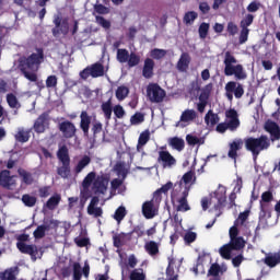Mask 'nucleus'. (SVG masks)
I'll use <instances>...</instances> for the list:
<instances>
[{"instance_id": "nucleus-1", "label": "nucleus", "mask_w": 280, "mask_h": 280, "mask_svg": "<svg viewBox=\"0 0 280 280\" xmlns=\"http://www.w3.org/2000/svg\"><path fill=\"white\" fill-rule=\"evenodd\" d=\"M92 184H93L92 191L95 192L97 196H102V197L101 199H98L97 197H94L88 207V211H101L102 207L104 206V201L110 198V195L106 196V194H108V177L98 176L95 178L94 172H91L90 174H88L82 183L81 202L83 200H86V198L91 196L90 189Z\"/></svg>"}, {"instance_id": "nucleus-2", "label": "nucleus", "mask_w": 280, "mask_h": 280, "mask_svg": "<svg viewBox=\"0 0 280 280\" xmlns=\"http://www.w3.org/2000/svg\"><path fill=\"white\" fill-rule=\"evenodd\" d=\"M235 192L230 195V202L226 201V187L220 185L213 192L201 199V207L205 211H218L220 209H226L237 211V205H235Z\"/></svg>"}, {"instance_id": "nucleus-3", "label": "nucleus", "mask_w": 280, "mask_h": 280, "mask_svg": "<svg viewBox=\"0 0 280 280\" xmlns=\"http://www.w3.org/2000/svg\"><path fill=\"white\" fill-rule=\"evenodd\" d=\"M191 185H194V173L191 172L184 174L179 183L174 185V189L171 192L172 198L182 196L177 203V211H189L191 209L187 203V196H189Z\"/></svg>"}, {"instance_id": "nucleus-4", "label": "nucleus", "mask_w": 280, "mask_h": 280, "mask_svg": "<svg viewBox=\"0 0 280 280\" xmlns=\"http://www.w3.org/2000/svg\"><path fill=\"white\" fill-rule=\"evenodd\" d=\"M43 50L38 49L36 52L32 54L28 58L21 61L20 69L30 82H36L38 77L36 75V71L43 63Z\"/></svg>"}, {"instance_id": "nucleus-5", "label": "nucleus", "mask_w": 280, "mask_h": 280, "mask_svg": "<svg viewBox=\"0 0 280 280\" xmlns=\"http://www.w3.org/2000/svg\"><path fill=\"white\" fill-rule=\"evenodd\" d=\"M223 65L225 75H234L236 80H246L248 78L244 66L237 63L235 56L229 51L225 52Z\"/></svg>"}, {"instance_id": "nucleus-6", "label": "nucleus", "mask_w": 280, "mask_h": 280, "mask_svg": "<svg viewBox=\"0 0 280 280\" xmlns=\"http://www.w3.org/2000/svg\"><path fill=\"white\" fill-rule=\"evenodd\" d=\"M245 148L257 159L262 150L270 148V139L266 136H261L260 138H247L245 140Z\"/></svg>"}, {"instance_id": "nucleus-7", "label": "nucleus", "mask_w": 280, "mask_h": 280, "mask_svg": "<svg viewBox=\"0 0 280 280\" xmlns=\"http://www.w3.org/2000/svg\"><path fill=\"white\" fill-rule=\"evenodd\" d=\"M158 153V161L161 163L162 167L171 170V167L176 166V159L165 150V147H161Z\"/></svg>"}, {"instance_id": "nucleus-8", "label": "nucleus", "mask_w": 280, "mask_h": 280, "mask_svg": "<svg viewBox=\"0 0 280 280\" xmlns=\"http://www.w3.org/2000/svg\"><path fill=\"white\" fill-rule=\"evenodd\" d=\"M147 94L150 102L159 104L165 100V90L161 89L159 84H150L147 89Z\"/></svg>"}, {"instance_id": "nucleus-9", "label": "nucleus", "mask_w": 280, "mask_h": 280, "mask_svg": "<svg viewBox=\"0 0 280 280\" xmlns=\"http://www.w3.org/2000/svg\"><path fill=\"white\" fill-rule=\"evenodd\" d=\"M225 91L226 97L230 102H233V94L237 100H240V97L244 95V88L242 86V84L234 81H230L226 83Z\"/></svg>"}, {"instance_id": "nucleus-10", "label": "nucleus", "mask_w": 280, "mask_h": 280, "mask_svg": "<svg viewBox=\"0 0 280 280\" xmlns=\"http://www.w3.org/2000/svg\"><path fill=\"white\" fill-rule=\"evenodd\" d=\"M16 180H19V178L14 175H11L10 171L5 170L0 173L1 187H5L7 189H14V187H16Z\"/></svg>"}, {"instance_id": "nucleus-11", "label": "nucleus", "mask_w": 280, "mask_h": 280, "mask_svg": "<svg viewBox=\"0 0 280 280\" xmlns=\"http://www.w3.org/2000/svg\"><path fill=\"white\" fill-rule=\"evenodd\" d=\"M194 119H196V110L186 109L182 113L179 121L176 122V127L186 128V126H189Z\"/></svg>"}, {"instance_id": "nucleus-12", "label": "nucleus", "mask_w": 280, "mask_h": 280, "mask_svg": "<svg viewBox=\"0 0 280 280\" xmlns=\"http://www.w3.org/2000/svg\"><path fill=\"white\" fill-rule=\"evenodd\" d=\"M226 124L229 130H237L240 128V117L237 116V112L235 109H229L225 112Z\"/></svg>"}, {"instance_id": "nucleus-13", "label": "nucleus", "mask_w": 280, "mask_h": 280, "mask_svg": "<svg viewBox=\"0 0 280 280\" xmlns=\"http://www.w3.org/2000/svg\"><path fill=\"white\" fill-rule=\"evenodd\" d=\"M161 200H163V197H159V192H154L152 200L142 205V211H159L161 209Z\"/></svg>"}, {"instance_id": "nucleus-14", "label": "nucleus", "mask_w": 280, "mask_h": 280, "mask_svg": "<svg viewBox=\"0 0 280 280\" xmlns=\"http://www.w3.org/2000/svg\"><path fill=\"white\" fill-rule=\"evenodd\" d=\"M16 248L23 255H30L32 259L36 260V256L38 255V246L27 245L25 243H16Z\"/></svg>"}, {"instance_id": "nucleus-15", "label": "nucleus", "mask_w": 280, "mask_h": 280, "mask_svg": "<svg viewBox=\"0 0 280 280\" xmlns=\"http://www.w3.org/2000/svg\"><path fill=\"white\" fill-rule=\"evenodd\" d=\"M49 128V118L47 115H40L33 125V130H35L38 135H42Z\"/></svg>"}, {"instance_id": "nucleus-16", "label": "nucleus", "mask_w": 280, "mask_h": 280, "mask_svg": "<svg viewBox=\"0 0 280 280\" xmlns=\"http://www.w3.org/2000/svg\"><path fill=\"white\" fill-rule=\"evenodd\" d=\"M56 27L52 30L54 36H58L59 34H68L69 33V22L67 20H60V18L55 19Z\"/></svg>"}, {"instance_id": "nucleus-17", "label": "nucleus", "mask_w": 280, "mask_h": 280, "mask_svg": "<svg viewBox=\"0 0 280 280\" xmlns=\"http://www.w3.org/2000/svg\"><path fill=\"white\" fill-rule=\"evenodd\" d=\"M265 130H267V132L271 135V141H276L280 139V129L277 122H273L272 120H268L265 124Z\"/></svg>"}, {"instance_id": "nucleus-18", "label": "nucleus", "mask_w": 280, "mask_h": 280, "mask_svg": "<svg viewBox=\"0 0 280 280\" xmlns=\"http://www.w3.org/2000/svg\"><path fill=\"white\" fill-rule=\"evenodd\" d=\"M212 85L208 84L199 96L198 110L205 113L207 106V100H209V93H211Z\"/></svg>"}, {"instance_id": "nucleus-19", "label": "nucleus", "mask_w": 280, "mask_h": 280, "mask_svg": "<svg viewBox=\"0 0 280 280\" xmlns=\"http://www.w3.org/2000/svg\"><path fill=\"white\" fill-rule=\"evenodd\" d=\"M119 178H116L112 182V188L115 190L118 189V194H124L126 187H124V178H126V171H120L118 173Z\"/></svg>"}, {"instance_id": "nucleus-20", "label": "nucleus", "mask_w": 280, "mask_h": 280, "mask_svg": "<svg viewBox=\"0 0 280 280\" xmlns=\"http://www.w3.org/2000/svg\"><path fill=\"white\" fill-rule=\"evenodd\" d=\"M159 247V243H156L155 241H149L144 244L145 253H148V255L153 258L159 257V254L161 253Z\"/></svg>"}, {"instance_id": "nucleus-21", "label": "nucleus", "mask_w": 280, "mask_h": 280, "mask_svg": "<svg viewBox=\"0 0 280 280\" xmlns=\"http://www.w3.org/2000/svg\"><path fill=\"white\" fill-rule=\"evenodd\" d=\"M244 145V141L242 139H235L232 143H230V151L228 153L230 159H237V150H242Z\"/></svg>"}, {"instance_id": "nucleus-22", "label": "nucleus", "mask_w": 280, "mask_h": 280, "mask_svg": "<svg viewBox=\"0 0 280 280\" xmlns=\"http://www.w3.org/2000/svg\"><path fill=\"white\" fill-rule=\"evenodd\" d=\"M143 78L150 79L154 75V60L147 58L142 70Z\"/></svg>"}, {"instance_id": "nucleus-23", "label": "nucleus", "mask_w": 280, "mask_h": 280, "mask_svg": "<svg viewBox=\"0 0 280 280\" xmlns=\"http://www.w3.org/2000/svg\"><path fill=\"white\" fill-rule=\"evenodd\" d=\"M264 264H266V266H268L269 268H275L276 266H279L280 252L267 255L264 258Z\"/></svg>"}, {"instance_id": "nucleus-24", "label": "nucleus", "mask_w": 280, "mask_h": 280, "mask_svg": "<svg viewBox=\"0 0 280 280\" xmlns=\"http://www.w3.org/2000/svg\"><path fill=\"white\" fill-rule=\"evenodd\" d=\"M126 237H128V240L132 238V233H119L113 236V243L115 248H121V246H124V242L126 241Z\"/></svg>"}, {"instance_id": "nucleus-25", "label": "nucleus", "mask_w": 280, "mask_h": 280, "mask_svg": "<svg viewBox=\"0 0 280 280\" xmlns=\"http://www.w3.org/2000/svg\"><path fill=\"white\" fill-rule=\"evenodd\" d=\"M59 128L67 138H71L73 135H75V126H73V124L70 121L61 122Z\"/></svg>"}, {"instance_id": "nucleus-26", "label": "nucleus", "mask_w": 280, "mask_h": 280, "mask_svg": "<svg viewBox=\"0 0 280 280\" xmlns=\"http://www.w3.org/2000/svg\"><path fill=\"white\" fill-rule=\"evenodd\" d=\"M168 145H171L173 150L182 152V150H185V140H183V138L173 137L168 139Z\"/></svg>"}, {"instance_id": "nucleus-27", "label": "nucleus", "mask_w": 280, "mask_h": 280, "mask_svg": "<svg viewBox=\"0 0 280 280\" xmlns=\"http://www.w3.org/2000/svg\"><path fill=\"white\" fill-rule=\"evenodd\" d=\"M189 62H191V57H189L188 54H182L177 62L178 71H186L187 69H189Z\"/></svg>"}, {"instance_id": "nucleus-28", "label": "nucleus", "mask_w": 280, "mask_h": 280, "mask_svg": "<svg viewBox=\"0 0 280 280\" xmlns=\"http://www.w3.org/2000/svg\"><path fill=\"white\" fill-rule=\"evenodd\" d=\"M272 200H275V196L272 195V191L267 190L265 192L261 194V198H260V208L264 209H268V205H270V202H272Z\"/></svg>"}, {"instance_id": "nucleus-29", "label": "nucleus", "mask_w": 280, "mask_h": 280, "mask_svg": "<svg viewBox=\"0 0 280 280\" xmlns=\"http://www.w3.org/2000/svg\"><path fill=\"white\" fill-rule=\"evenodd\" d=\"M16 275H19V267H11L3 271L0 277L2 280H16Z\"/></svg>"}, {"instance_id": "nucleus-30", "label": "nucleus", "mask_w": 280, "mask_h": 280, "mask_svg": "<svg viewBox=\"0 0 280 280\" xmlns=\"http://www.w3.org/2000/svg\"><path fill=\"white\" fill-rule=\"evenodd\" d=\"M57 156L59 161H61L62 165H69L70 160H69V149L67 147L62 145L59 148Z\"/></svg>"}, {"instance_id": "nucleus-31", "label": "nucleus", "mask_w": 280, "mask_h": 280, "mask_svg": "<svg viewBox=\"0 0 280 280\" xmlns=\"http://www.w3.org/2000/svg\"><path fill=\"white\" fill-rule=\"evenodd\" d=\"M205 122L209 128H213L215 124L220 122V117L218 116V114H213V112L209 110L205 117Z\"/></svg>"}, {"instance_id": "nucleus-32", "label": "nucleus", "mask_w": 280, "mask_h": 280, "mask_svg": "<svg viewBox=\"0 0 280 280\" xmlns=\"http://www.w3.org/2000/svg\"><path fill=\"white\" fill-rule=\"evenodd\" d=\"M230 246L233 250H242L246 246V241H244V237L237 236L236 238L230 240Z\"/></svg>"}, {"instance_id": "nucleus-33", "label": "nucleus", "mask_w": 280, "mask_h": 280, "mask_svg": "<svg viewBox=\"0 0 280 280\" xmlns=\"http://www.w3.org/2000/svg\"><path fill=\"white\" fill-rule=\"evenodd\" d=\"M89 69L92 78H102L104 75V66L101 63H94Z\"/></svg>"}, {"instance_id": "nucleus-34", "label": "nucleus", "mask_w": 280, "mask_h": 280, "mask_svg": "<svg viewBox=\"0 0 280 280\" xmlns=\"http://www.w3.org/2000/svg\"><path fill=\"white\" fill-rule=\"evenodd\" d=\"M149 141H150V130H145L141 132L138 139V145H137L138 152H141V150H143V145H145V143H148Z\"/></svg>"}, {"instance_id": "nucleus-35", "label": "nucleus", "mask_w": 280, "mask_h": 280, "mask_svg": "<svg viewBox=\"0 0 280 280\" xmlns=\"http://www.w3.org/2000/svg\"><path fill=\"white\" fill-rule=\"evenodd\" d=\"M89 126H91V117L86 112L81 113V128L85 135L89 133Z\"/></svg>"}, {"instance_id": "nucleus-36", "label": "nucleus", "mask_w": 280, "mask_h": 280, "mask_svg": "<svg viewBox=\"0 0 280 280\" xmlns=\"http://www.w3.org/2000/svg\"><path fill=\"white\" fill-rule=\"evenodd\" d=\"M186 141L188 145H203L205 138H199L195 136L194 133H189L186 136Z\"/></svg>"}, {"instance_id": "nucleus-37", "label": "nucleus", "mask_w": 280, "mask_h": 280, "mask_svg": "<svg viewBox=\"0 0 280 280\" xmlns=\"http://www.w3.org/2000/svg\"><path fill=\"white\" fill-rule=\"evenodd\" d=\"M60 200H61L60 195H55L50 197L46 202V209H48L49 211H54V209H56V207L60 205Z\"/></svg>"}, {"instance_id": "nucleus-38", "label": "nucleus", "mask_w": 280, "mask_h": 280, "mask_svg": "<svg viewBox=\"0 0 280 280\" xmlns=\"http://www.w3.org/2000/svg\"><path fill=\"white\" fill-rule=\"evenodd\" d=\"M89 163H91V158L89 155H84L77 164L74 172L77 174H80V172H82V170H84V167H86V165H89Z\"/></svg>"}, {"instance_id": "nucleus-39", "label": "nucleus", "mask_w": 280, "mask_h": 280, "mask_svg": "<svg viewBox=\"0 0 280 280\" xmlns=\"http://www.w3.org/2000/svg\"><path fill=\"white\" fill-rule=\"evenodd\" d=\"M72 280H82V266L80 262H73L72 265Z\"/></svg>"}, {"instance_id": "nucleus-40", "label": "nucleus", "mask_w": 280, "mask_h": 280, "mask_svg": "<svg viewBox=\"0 0 280 280\" xmlns=\"http://www.w3.org/2000/svg\"><path fill=\"white\" fill-rule=\"evenodd\" d=\"M48 229H49V225H45V224L38 225L33 233L35 240H43V237H45V233H47Z\"/></svg>"}, {"instance_id": "nucleus-41", "label": "nucleus", "mask_w": 280, "mask_h": 280, "mask_svg": "<svg viewBox=\"0 0 280 280\" xmlns=\"http://www.w3.org/2000/svg\"><path fill=\"white\" fill-rule=\"evenodd\" d=\"M128 93H130V90H128L127 86L121 85L116 90V97L119 102H124V100L128 97Z\"/></svg>"}, {"instance_id": "nucleus-42", "label": "nucleus", "mask_w": 280, "mask_h": 280, "mask_svg": "<svg viewBox=\"0 0 280 280\" xmlns=\"http://www.w3.org/2000/svg\"><path fill=\"white\" fill-rule=\"evenodd\" d=\"M16 141H21L22 143H26V141H30V131L25 129H19L18 133L15 135Z\"/></svg>"}, {"instance_id": "nucleus-43", "label": "nucleus", "mask_w": 280, "mask_h": 280, "mask_svg": "<svg viewBox=\"0 0 280 280\" xmlns=\"http://www.w3.org/2000/svg\"><path fill=\"white\" fill-rule=\"evenodd\" d=\"M196 240H198V234L196 232L188 231L184 235V242H185L186 246H190V244H194V242H196Z\"/></svg>"}, {"instance_id": "nucleus-44", "label": "nucleus", "mask_w": 280, "mask_h": 280, "mask_svg": "<svg viewBox=\"0 0 280 280\" xmlns=\"http://www.w3.org/2000/svg\"><path fill=\"white\" fill-rule=\"evenodd\" d=\"M102 110L105 115V118L110 119V117H113V103H110V101L103 103Z\"/></svg>"}, {"instance_id": "nucleus-45", "label": "nucleus", "mask_w": 280, "mask_h": 280, "mask_svg": "<svg viewBox=\"0 0 280 280\" xmlns=\"http://www.w3.org/2000/svg\"><path fill=\"white\" fill-rule=\"evenodd\" d=\"M231 250H233V247L231 244H226L219 249V253L223 259H231Z\"/></svg>"}, {"instance_id": "nucleus-46", "label": "nucleus", "mask_w": 280, "mask_h": 280, "mask_svg": "<svg viewBox=\"0 0 280 280\" xmlns=\"http://www.w3.org/2000/svg\"><path fill=\"white\" fill-rule=\"evenodd\" d=\"M197 19H198V13L196 11H190L184 15V23L186 25H191L194 24V21H196Z\"/></svg>"}, {"instance_id": "nucleus-47", "label": "nucleus", "mask_w": 280, "mask_h": 280, "mask_svg": "<svg viewBox=\"0 0 280 280\" xmlns=\"http://www.w3.org/2000/svg\"><path fill=\"white\" fill-rule=\"evenodd\" d=\"M254 20H255V16H253V14H246L244 19L241 21V28L248 30V27L253 25Z\"/></svg>"}, {"instance_id": "nucleus-48", "label": "nucleus", "mask_w": 280, "mask_h": 280, "mask_svg": "<svg viewBox=\"0 0 280 280\" xmlns=\"http://www.w3.org/2000/svg\"><path fill=\"white\" fill-rule=\"evenodd\" d=\"M129 279L130 280H145V273H143V269H135L131 271Z\"/></svg>"}, {"instance_id": "nucleus-49", "label": "nucleus", "mask_w": 280, "mask_h": 280, "mask_svg": "<svg viewBox=\"0 0 280 280\" xmlns=\"http://www.w3.org/2000/svg\"><path fill=\"white\" fill-rule=\"evenodd\" d=\"M19 174L22 177L23 183L25 185H32L34 183V178H32V174L27 173L26 171L19 170Z\"/></svg>"}, {"instance_id": "nucleus-50", "label": "nucleus", "mask_w": 280, "mask_h": 280, "mask_svg": "<svg viewBox=\"0 0 280 280\" xmlns=\"http://www.w3.org/2000/svg\"><path fill=\"white\" fill-rule=\"evenodd\" d=\"M74 244L79 248H85V246L91 245V240L89 237H75L74 238Z\"/></svg>"}, {"instance_id": "nucleus-51", "label": "nucleus", "mask_w": 280, "mask_h": 280, "mask_svg": "<svg viewBox=\"0 0 280 280\" xmlns=\"http://www.w3.org/2000/svg\"><path fill=\"white\" fill-rule=\"evenodd\" d=\"M170 189H174V183L168 182L165 185H163L161 188L154 191V194H158L160 198H162L161 194H167Z\"/></svg>"}, {"instance_id": "nucleus-52", "label": "nucleus", "mask_w": 280, "mask_h": 280, "mask_svg": "<svg viewBox=\"0 0 280 280\" xmlns=\"http://www.w3.org/2000/svg\"><path fill=\"white\" fill-rule=\"evenodd\" d=\"M145 117L141 113H136L133 116L130 118V122L132 126H139V124H143Z\"/></svg>"}, {"instance_id": "nucleus-53", "label": "nucleus", "mask_w": 280, "mask_h": 280, "mask_svg": "<svg viewBox=\"0 0 280 280\" xmlns=\"http://www.w3.org/2000/svg\"><path fill=\"white\" fill-rule=\"evenodd\" d=\"M222 268L218 264H212L208 270V277H220Z\"/></svg>"}, {"instance_id": "nucleus-54", "label": "nucleus", "mask_w": 280, "mask_h": 280, "mask_svg": "<svg viewBox=\"0 0 280 280\" xmlns=\"http://www.w3.org/2000/svg\"><path fill=\"white\" fill-rule=\"evenodd\" d=\"M248 215H250V211H244L238 214V218L235 220L234 224L238 226V224L243 225L244 222L248 220Z\"/></svg>"}, {"instance_id": "nucleus-55", "label": "nucleus", "mask_w": 280, "mask_h": 280, "mask_svg": "<svg viewBox=\"0 0 280 280\" xmlns=\"http://www.w3.org/2000/svg\"><path fill=\"white\" fill-rule=\"evenodd\" d=\"M165 54H167V51H165V49H159L155 48L153 50H151V58H154L155 60H161V58H164Z\"/></svg>"}, {"instance_id": "nucleus-56", "label": "nucleus", "mask_w": 280, "mask_h": 280, "mask_svg": "<svg viewBox=\"0 0 280 280\" xmlns=\"http://www.w3.org/2000/svg\"><path fill=\"white\" fill-rule=\"evenodd\" d=\"M22 202L26 206V207H34V205H36V197L31 196V195H24L22 197Z\"/></svg>"}, {"instance_id": "nucleus-57", "label": "nucleus", "mask_w": 280, "mask_h": 280, "mask_svg": "<svg viewBox=\"0 0 280 280\" xmlns=\"http://www.w3.org/2000/svg\"><path fill=\"white\" fill-rule=\"evenodd\" d=\"M130 55H128V50L126 49H118L117 50V60L118 62H128V58Z\"/></svg>"}, {"instance_id": "nucleus-58", "label": "nucleus", "mask_w": 280, "mask_h": 280, "mask_svg": "<svg viewBox=\"0 0 280 280\" xmlns=\"http://www.w3.org/2000/svg\"><path fill=\"white\" fill-rule=\"evenodd\" d=\"M58 174L61 178H68L69 174H71L69 164H62V166L58 168Z\"/></svg>"}, {"instance_id": "nucleus-59", "label": "nucleus", "mask_w": 280, "mask_h": 280, "mask_svg": "<svg viewBox=\"0 0 280 280\" xmlns=\"http://www.w3.org/2000/svg\"><path fill=\"white\" fill-rule=\"evenodd\" d=\"M129 67H137L139 62H141V57L137 56L136 54L131 52L129 59L127 60Z\"/></svg>"}, {"instance_id": "nucleus-60", "label": "nucleus", "mask_w": 280, "mask_h": 280, "mask_svg": "<svg viewBox=\"0 0 280 280\" xmlns=\"http://www.w3.org/2000/svg\"><path fill=\"white\" fill-rule=\"evenodd\" d=\"M92 132L94 135V138L97 139L100 135H102V122L95 121L92 127Z\"/></svg>"}, {"instance_id": "nucleus-61", "label": "nucleus", "mask_w": 280, "mask_h": 280, "mask_svg": "<svg viewBox=\"0 0 280 280\" xmlns=\"http://www.w3.org/2000/svg\"><path fill=\"white\" fill-rule=\"evenodd\" d=\"M114 115L118 118V119H124V116L126 115V110L124 109V107L121 105H116L114 107Z\"/></svg>"}, {"instance_id": "nucleus-62", "label": "nucleus", "mask_w": 280, "mask_h": 280, "mask_svg": "<svg viewBox=\"0 0 280 280\" xmlns=\"http://www.w3.org/2000/svg\"><path fill=\"white\" fill-rule=\"evenodd\" d=\"M7 102L11 108H16L19 106V101H16L14 94H8Z\"/></svg>"}, {"instance_id": "nucleus-63", "label": "nucleus", "mask_w": 280, "mask_h": 280, "mask_svg": "<svg viewBox=\"0 0 280 280\" xmlns=\"http://www.w3.org/2000/svg\"><path fill=\"white\" fill-rule=\"evenodd\" d=\"M207 34H209V24L202 23L199 26V36L200 38H207Z\"/></svg>"}, {"instance_id": "nucleus-64", "label": "nucleus", "mask_w": 280, "mask_h": 280, "mask_svg": "<svg viewBox=\"0 0 280 280\" xmlns=\"http://www.w3.org/2000/svg\"><path fill=\"white\" fill-rule=\"evenodd\" d=\"M129 233H131V235L136 233L138 238L143 237L145 235V231L143 230V226H141V225L133 226L132 231Z\"/></svg>"}]
</instances>
